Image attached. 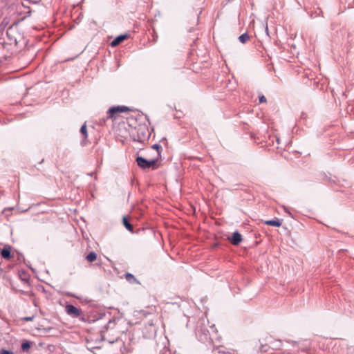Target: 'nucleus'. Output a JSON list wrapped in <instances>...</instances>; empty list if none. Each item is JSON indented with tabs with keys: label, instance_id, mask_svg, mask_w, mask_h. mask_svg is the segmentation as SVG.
<instances>
[{
	"label": "nucleus",
	"instance_id": "nucleus-1",
	"mask_svg": "<svg viewBox=\"0 0 354 354\" xmlns=\"http://www.w3.org/2000/svg\"><path fill=\"white\" fill-rule=\"evenodd\" d=\"M137 165L142 169H147L149 168L156 169V159L147 160L146 158L138 156L136 160Z\"/></svg>",
	"mask_w": 354,
	"mask_h": 354
},
{
	"label": "nucleus",
	"instance_id": "nucleus-2",
	"mask_svg": "<svg viewBox=\"0 0 354 354\" xmlns=\"http://www.w3.org/2000/svg\"><path fill=\"white\" fill-rule=\"evenodd\" d=\"M66 313L71 316L72 317L77 318L80 315V310L73 305L68 304L66 306Z\"/></svg>",
	"mask_w": 354,
	"mask_h": 354
},
{
	"label": "nucleus",
	"instance_id": "nucleus-3",
	"mask_svg": "<svg viewBox=\"0 0 354 354\" xmlns=\"http://www.w3.org/2000/svg\"><path fill=\"white\" fill-rule=\"evenodd\" d=\"M129 111V108L125 106H112L111 107L108 113L113 116L114 114L118 113H124Z\"/></svg>",
	"mask_w": 354,
	"mask_h": 354
},
{
	"label": "nucleus",
	"instance_id": "nucleus-4",
	"mask_svg": "<svg viewBox=\"0 0 354 354\" xmlns=\"http://www.w3.org/2000/svg\"><path fill=\"white\" fill-rule=\"evenodd\" d=\"M230 241L233 245H239L242 241L241 234L238 231H235L232 234Z\"/></svg>",
	"mask_w": 354,
	"mask_h": 354
},
{
	"label": "nucleus",
	"instance_id": "nucleus-5",
	"mask_svg": "<svg viewBox=\"0 0 354 354\" xmlns=\"http://www.w3.org/2000/svg\"><path fill=\"white\" fill-rule=\"evenodd\" d=\"M1 257L5 259H9L11 257V246L6 245L1 251Z\"/></svg>",
	"mask_w": 354,
	"mask_h": 354
},
{
	"label": "nucleus",
	"instance_id": "nucleus-6",
	"mask_svg": "<svg viewBox=\"0 0 354 354\" xmlns=\"http://www.w3.org/2000/svg\"><path fill=\"white\" fill-rule=\"evenodd\" d=\"M127 38V35H120L115 38L111 43V46L114 47L120 44L125 39Z\"/></svg>",
	"mask_w": 354,
	"mask_h": 354
},
{
	"label": "nucleus",
	"instance_id": "nucleus-7",
	"mask_svg": "<svg viewBox=\"0 0 354 354\" xmlns=\"http://www.w3.org/2000/svg\"><path fill=\"white\" fill-rule=\"evenodd\" d=\"M80 132L84 136V139H86V138L88 137V133H87L86 126L85 124L84 125H82V127H81ZM86 144V140H83L81 142V145L82 146H84Z\"/></svg>",
	"mask_w": 354,
	"mask_h": 354
},
{
	"label": "nucleus",
	"instance_id": "nucleus-8",
	"mask_svg": "<svg viewBox=\"0 0 354 354\" xmlns=\"http://www.w3.org/2000/svg\"><path fill=\"white\" fill-rule=\"evenodd\" d=\"M268 225L279 227L281 225V222L278 219L268 220L265 222Z\"/></svg>",
	"mask_w": 354,
	"mask_h": 354
},
{
	"label": "nucleus",
	"instance_id": "nucleus-9",
	"mask_svg": "<svg viewBox=\"0 0 354 354\" xmlns=\"http://www.w3.org/2000/svg\"><path fill=\"white\" fill-rule=\"evenodd\" d=\"M123 225L126 227L127 230H128L130 232H133V226L129 222L127 218L124 216L122 218Z\"/></svg>",
	"mask_w": 354,
	"mask_h": 354
},
{
	"label": "nucleus",
	"instance_id": "nucleus-10",
	"mask_svg": "<svg viewBox=\"0 0 354 354\" xmlns=\"http://www.w3.org/2000/svg\"><path fill=\"white\" fill-rule=\"evenodd\" d=\"M96 259H97V254H96V253L95 252H91L86 257V259L88 262H93L95 260H96Z\"/></svg>",
	"mask_w": 354,
	"mask_h": 354
},
{
	"label": "nucleus",
	"instance_id": "nucleus-11",
	"mask_svg": "<svg viewBox=\"0 0 354 354\" xmlns=\"http://www.w3.org/2000/svg\"><path fill=\"white\" fill-rule=\"evenodd\" d=\"M250 39L247 32L242 34L239 37V41L242 44H245Z\"/></svg>",
	"mask_w": 354,
	"mask_h": 354
},
{
	"label": "nucleus",
	"instance_id": "nucleus-12",
	"mask_svg": "<svg viewBox=\"0 0 354 354\" xmlns=\"http://www.w3.org/2000/svg\"><path fill=\"white\" fill-rule=\"evenodd\" d=\"M125 278L130 283H134L137 281L135 277L131 273H126Z\"/></svg>",
	"mask_w": 354,
	"mask_h": 354
},
{
	"label": "nucleus",
	"instance_id": "nucleus-13",
	"mask_svg": "<svg viewBox=\"0 0 354 354\" xmlns=\"http://www.w3.org/2000/svg\"><path fill=\"white\" fill-rule=\"evenodd\" d=\"M30 348V343L28 341L24 342L21 344V349L23 351H27Z\"/></svg>",
	"mask_w": 354,
	"mask_h": 354
},
{
	"label": "nucleus",
	"instance_id": "nucleus-14",
	"mask_svg": "<svg viewBox=\"0 0 354 354\" xmlns=\"http://www.w3.org/2000/svg\"><path fill=\"white\" fill-rule=\"evenodd\" d=\"M152 148L157 150L158 156H160V149L161 148V147L158 144H155L152 146Z\"/></svg>",
	"mask_w": 354,
	"mask_h": 354
},
{
	"label": "nucleus",
	"instance_id": "nucleus-15",
	"mask_svg": "<svg viewBox=\"0 0 354 354\" xmlns=\"http://www.w3.org/2000/svg\"><path fill=\"white\" fill-rule=\"evenodd\" d=\"M0 354H14V353L11 351H8V350H6V349H2V350L0 351Z\"/></svg>",
	"mask_w": 354,
	"mask_h": 354
},
{
	"label": "nucleus",
	"instance_id": "nucleus-16",
	"mask_svg": "<svg viewBox=\"0 0 354 354\" xmlns=\"http://www.w3.org/2000/svg\"><path fill=\"white\" fill-rule=\"evenodd\" d=\"M266 102V98L264 95L259 97V102L260 103H263V102Z\"/></svg>",
	"mask_w": 354,
	"mask_h": 354
},
{
	"label": "nucleus",
	"instance_id": "nucleus-17",
	"mask_svg": "<svg viewBox=\"0 0 354 354\" xmlns=\"http://www.w3.org/2000/svg\"><path fill=\"white\" fill-rule=\"evenodd\" d=\"M32 319H33V317H26L24 318V319L26 321H32Z\"/></svg>",
	"mask_w": 354,
	"mask_h": 354
},
{
	"label": "nucleus",
	"instance_id": "nucleus-18",
	"mask_svg": "<svg viewBox=\"0 0 354 354\" xmlns=\"http://www.w3.org/2000/svg\"><path fill=\"white\" fill-rule=\"evenodd\" d=\"M205 339H209L210 341H212V338L211 337H207L206 334H205Z\"/></svg>",
	"mask_w": 354,
	"mask_h": 354
},
{
	"label": "nucleus",
	"instance_id": "nucleus-19",
	"mask_svg": "<svg viewBox=\"0 0 354 354\" xmlns=\"http://www.w3.org/2000/svg\"><path fill=\"white\" fill-rule=\"evenodd\" d=\"M265 30H266V34L268 35V28L267 26H266Z\"/></svg>",
	"mask_w": 354,
	"mask_h": 354
},
{
	"label": "nucleus",
	"instance_id": "nucleus-20",
	"mask_svg": "<svg viewBox=\"0 0 354 354\" xmlns=\"http://www.w3.org/2000/svg\"><path fill=\"white\" fill-rule=\"evenodd\" d=\"M285 211H286V212H287L289 214H290V212L288 210V209L286 207H285Z\"/></svg>",
	"mask_w": 354,
	"mask_h": 354
},
{
	"label": "nucleus",
	"instance_id": "nucleus-21",
	"mask_svg": "<svg viewBox=\"0 0 354 354\" xmlns=\"http://www.w3.org/2000/svg\"><path fill=\"white\" fill-rule=\"evenodd\" d=\"M8 209L11 211L13 209V207L8 208Z\"/></svg>",
	"mask_w": 354,
	"mask_h": 354
},
{
	"label": "nucleus",
	"instance_id": "nucleus-22",
	"mask_svg": "<svg viewBox=\"0 0 354 354\" xmlns=\"http://www.w3.org/2000/svg\"><path fill=\"white\" fill-rule=\"evenodd\" d=\"M88 175L91 176L93 175V174L92 173H89V174H88Z\"/></svg>",
	"mask_w": 354,
	"mask_h": 354
},
{
	"label": "nucleus",
	"instance_id": "nucleus-23",
	"mask_svg": "<svg viewBox=\"0 0 354 354\" xmlns=\"http://www.w3.org/2000/svg\"><path fill=\"white\" fill-rule=\"evenodd\" d=\"M40 0L35 1V3H38Z\"/></svg>",
	"mask_w": 354,
	"mask_h": 354
}]
</instances>
